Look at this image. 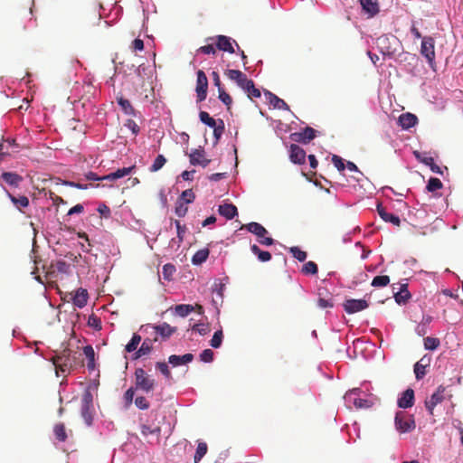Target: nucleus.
Instances as JSON below:
<instances>
[{
	"mask_svg": "<svg viewBox=\"0 0 463 463\" xmlns=\"http://www.w3.org/2000/svg\"><path fill=\"white\" fill-rule=\"evenodd\" d=\"M52 363L57 373L59 372H61L62 373H69L76 364V357L71 355V350L64 349L60 354H57L52 358Z\"/></svg>",
	"mask_w": 463,
	"mask_h": 463,
	"instance_id": "1",
	"label": "nucleus"
},
{
	"mask_svg": "<svg viewBox=\"0 0 463 463\" xmlns=\"http://www.w3.org/2000/svg\"><path fill=\"white\" fill-rule=\"evenodd\" d=\"M135 384L136 389L147 393L154 391L156 381L143 368H137L135 371Z\"/></svg>",
	"mask_w": 463,
	"mask_h": 463,
	"instance_id": "2",
	"label": "nucleus"
},
{
	"mask_svg": "<svg viewBox=\"0 0 463 463\" xmlns=\"http://www.w3.org/2000/svg\"><path fill=\"white\" fill-rule=\"evenodd\" d=\"M420 54L424 56L430 68L434 69L435 63V41L431 36L422 38L420 45Z\"/></svg>",
	"mask_w": 463,
	"mask_h": 463,
	"instance_id": "3",
	"label": "nucleus"
},
{
	"mask_svg": "<svg viewBox=\"0 0 463 463\" xmlns=\"http://www.w3.org/2000/svg\"><path fill=\"white\" fill-rule=\"evenodd\" d=\"M81 416L87 425H91L93 420V396L90 391H86L82 395Z\"/></svg>",
	"mask_w": 463,
	"mask_h": 463,
	"instance_id": "4",
	"label": "nucleus"
},
{
	"mask_svg": "<svg viewBox=\"0 0 463 463\" xmlns=\"http://www.w3.org/2000/svg\"><path fill=\"white\" fill-rule=\"evenodd\" d=\"M396 429L402 432H411L416 427L414 419L411 415H407L403 411H399L395 415Z\"/></svg>",
	"mask_w": 463,
	"mask_h": 463,
	"instance_id": "5",
	"label": "nucleus"
},
{
	"mask_svg": "<svg viewBox=\"0 0 463 463\" xmlns=\"http://www.w3.org/2000/svg\"><path fill=\"white\" fill-rule=\"evenodd\" d=\"M206 41H214L215 46L218 50L222 52H227L229 53H234L235 50L232 46V43H234L239 48L236 41L225 35H217L215 37H209Z\"/></svg>",
	"mask_w": 463,
	"mask_h": 463,
	"instance_id": "6",
	"label": "nucleus"
},
{
	"mask_svg": "<svg viewBox=\"0 0 463 463\" xmlns=\"http://www.w3.org/2000/svg\"><path fill=\"white\" fill-rule=\"evenodd\" d=\"M224 74L231 80L235 81L239 87H241L243 90L249 86H252V80L248 79L247 75L239 70H226Z\"/></svg>",
	"mask_w": 463,
	"mask_h": 463,
	"instance_id": "7",
	"label": "nucleus"
},
{
	"mask_svg": "<svg viewBox=\"0 0 463 463\" xmlns=\"http://www.w3.org/2000/svg\"><path fill=\"white\" fill-rule=\"evenodd\" d=\"M391 40L395 43L396 38L394 36L382 35L376 39V45L379 51L383 55H392L396 49L392 46Z\"/></svg>",
	"mask_w": 463,
	"mask_h": 463,
	"instance_id": "8",
	"label": "nucleus"
},
{
	"mask_svg": "<svg viewBox=\"0 0 463 463\" xmlns=\"http://www.w3.org/2000/svg\"><path fill=\"white\" fill-rule=\"evenodd\" d=\"M196 96L198 101H203L206 99L207 96V89H208V79L203 71L199 70L196 73Z\"/></svg>",
	"mask_w": 463,
	"mask_h": 463,
	"instance_id": "9",
	"label": "nucleus"
},
{
	"mask_svg": "<svg viewBox=\"0 0 463 463\" xmlns=\"http://www.w3.org/2000/svg\"><path fill=\"white\" fill-rule=\"evenodd\" d=\"M316 137V130L311 127H306L299 132L290 134V139L294 142L307 144Z\"/></svg>",
	"mask_w": 463,
	"mask_h": 463,
	"instance_id": "10",
	"label": "nucleus"
},
{
	"mask_svg": "<svg viewBox=\"0 0 463 463\" xmlns=\"http://www.w3.org/2000/svg\"><path fill=\"white\" fill-rule=\"evenodd\" d=\"M190 164L193 165H201L203 167H206L211 160L205 157L204 149L200 147L192 150L189 154Z\"/></svg>",
	"mask_w": 463,
	"mask_h": 463,
	"instance_id": "11",
	"label": "nucleus"
},
{
	"mask_svg": "<svg viewBox=\"0 0 463 463\" xmlns=\"http://www.w3.org/2000/svg\"><path fill=\"white\" fill-rule=\"evenodd\" d=\"M368 303L364 299H347L344 303V309L348 314H354L368 307Z\"/></svg>",
	"mask_w": 463,
	"mask_h": 463,
	"instance_id": "12",
	"label": "nucleus"
},
{
	"mask_svg": "<svg viewBox=\"0 0 463 463\" xmlns=\"http://www.w3.org/2000/svg\"><path fill=\"white\" fill-rule=\"evenodd\" d=\"M446 388L442 385L439 386L437 391L430 396V400L425 402V406L430 414H433V410L436 405L442 402L444 400V392Z\"/></svg>",
	"mask_w": 463,
	"mask_h": 463,
	"instance_id": "13",
	"label": "nucleus"
},
{
	"mask_svg": "<svg viewBox=\"0 0 463 463\" xmlns=\"http://www.w3.org/2000/svg\"><path fill=\"white\" fill-rule=\"evenodd\" d=\"M289 158L292 163L302 165L306 161V151L298 145L292 144L289 147Z\"/></svg>",
	"mask_w": 463,
	"mask_h": 463,
	"instance_id": "14",
	"label": "nucleus"
},
{
	"mask_svg": "<svg viewBox=\"0 0 463 463\" xmlns=\"http://www.w3.org/2000/svg\"><path fill=\"white\" fill-rule=\"evenodd\" d=\"M414 156H416V158L423 163L424 165L430 166V170L433 172V173H436V174H439V175H443V171L441 169V167L439 165H438L435 162H434V159L431 157V156H428L426 155H422L421 153L418 152V151H415L414 152Z\"/></svg>",
	"mask_w": 463,
	"mask_h": 463,
	"instance_id": "15",
	"label": "nucleus"
},
{
	"mask_svg": "<svg viewBox=\"0 0 463 463\" xmlns=\"http://www.w3.org/2000/svg\"><path fill=\"white\" fill-rule=\"evenodd\" d=\"M377 212H378V214L380 215V217L384 222H391L395 226H400L401 220H400L399 216H397L393 213H388L386 208L383 207L381 203H379L377 205Z\"/></svg>",
	"mask_w": 463,
	"mask_h": 463,
	"instance_id": "16",
	"label": "nucleus"
},
{
	"mask_svg": "<svg viewBox=\"0 0 463 463\" xmlns=\"http://www.w3.org/2000/svg\"><path fill=\"white\" fill-rule=\"evenodd\" d=\"M414 404V391L411 388L404 391L398 399V406L402 409L412 407Z\"/></svg>",
	"mask_w": 463,
	"mask_h": 463,
	"instance_id": "17",
	"label": "nucleus"
},
{
	"mask_svg": "<svg viewBox=\"0 0 463 463\" xmlns=\"http://www.w3.org/2000/svg\"><path fill=\"white\" fill-rule=\"evenodd\" d=\"M411 295L408 290L407 284H401L398 288V291L394 292V299L397 304L404 305L411 298Z\"/></svg>",
	"mask_w": 463,
	"mask_h": 463,
	"instance_id": "18",
	"label": "nucleus"
},
{
	"mask_svg": "<svg viewBox=\"0 0 463 463\" xmlns=\"http://www.w3.org/2000/svg\"><path fill=\"white\" fill-rule=\"evenodd\" d=\"M89 298L88 291L84 288H79L72 296L71 300L74 306L82 308L86 306Z\"/></svg>",
	"mask_w": 463,
	"mask_h": 463,
	"instance_id": "19",
	"label": "nucleus"
},
{
	"mask_svg": "<svg viewBox=\"0 0 463 463\" xmlns=\"http://www.w3.org/2000/svg\"><path fill=\"white\" fill-rule=\"evenodd\" d=\"M398 122H399V125L403 129H409L417 124L418 118L414 114L408 112V113L402 114L399 117Z\"/></svg>",
	"mask_w": 463,
	"mask_h": 463,
	"instance_id": "20",
	"label": "nucleus"
},
{
	"mask_svg": "<svg viewBox=\"0 0 463 463\" xmlns=\"http://www.w3.org/2000/svg\"><path fill=\"white\" fill-rule=\"evenodd\" d=\"M242 229H246L248 232L255 234L258 238H262L268 233V231L265 229V227L255 222L242 225L241 230Z\"/></svg>",
	"mask_w": 463,
	"mask_h": 463,
	"instance_id": "21",
	"label": "nucleus"
},
{
	"mask_svg": "<svg viewBox=\"0 0 463 463\" xmlns=\"http://www.w3.org/2000/svg\"><path fill=\"white\" fill-rule=\"evenodd\" d=\"M152 327L156 333L160 335L164 339L169 338L176 331L175 327H172L165 322L157 326H153Z\"/></svg>",
	"mask_w": 463,
	"mask_h": 463,
	"instance_id": "22",
	"label": "nucleus"
},
{
	"mask_svg": "<svg viewBox=\"0 0 463 463\" xmlns=\"http://www.w3.org/2000/svg\"><path fill=\"white\" fill-rule=\"evenodd\" d=\"M218 212L227 220H232L238 214L237 207L232 203H224L220 205Z\"/></svg>",
	"mask_w": 463,
	"mask_h": 463,
	"instance_id": "23",
	"label": "nucleus"
},
{
	"mask_svg": "<svg viewBox=\"0 0 463 463\" xmlns=\"http://www.w3.org/2000/svg\"><path fill=\"white\" fill-rule=\"evenodd\" d=\"M363 10L369 14L370 17L376 15L379 13L378 3L374 0H359Z\"/></svg>",
	"mask_w": 463,
	"mask_h": 463,
	"instance_id": "24",
	"label": "nucleus"
},
{
	"mask_svg": "<svg viewBox=\"0 0 463 463\" xmlns=\"http://www.w3.org/2000/svg\"><path fill=\"white\" fill-rule=\"evenodd\" d=\"M136 168V165H132L129 167H123L120 169H118L117 171L110 173L107 175H103L102 179H106L109 181H114L122 177H125L132 173V171Z\"/></svg>",
	"mask_w": 463,
	"mask_h": 463,
	"instance_id": "25",
	"label": "nucleus"
},
{
	"mask_svg": "<svg viewBox=\"0 0 463 463\" xmlns=\"http://www.w3.org/2000/svg\"><path fill=\"white\" fill-rule=\"evenodd\" d=\"M194 360V355L192 354H185L184 355H175L172 354L168 358L169 364L173 366H179L181 364H185L191 363Z\"/></svg>",
	"mask_w": 463,
	"mask_h": 463,
	"instance_id": "26",
	"label": "nucleus"
},
{
	"mask_svg": "<svg viewBox=\"0 0 463 463\" xmlns=\"http://www.w3.org/2000/svg\"><path fill=\"white\" fill-rule=\"evenodd\" d=\"M265 95L267 96L269 104L272 105L275 109H285V110L289 109L288 105L282 99L279 98L275 94H273L269 91H267L265 93Z\"/></svg>",
	"mask_w": 463,
	"mask_h": 463,
	"instance_id": "27",
	"label": "nucleus"
},
{
	"mask_svg": "<svg viewBox=\"0 0 463 463\" xmlns=\"http://www.w3.org/2000/svg\"><path fill=\"white\" fill-rule=\"evenodd\" d=\"M153 349V341L149 338H146L141 346L137 350L134 354V359L140 358L144 355L150 354Z\"/></svg>",
	"mask_w": 463,
	"mask_h": 463,
	"instance_id": "28",
	"label": "nucleus"
},
{
	"mask_svg": "<svg viewBox=\"0 0 463 463\" xmlns=\"http://www.w3.org/2000/svg\"><path fill=\"white\" fill-rule=\"evenodd\" d=\"M7 196L14 203V205L19 210L22 211L23 208H26L29 206V199L25 195H20L18 197L13 195L9 192H6Z\"/></svg>",
	"mask_w": 463,
	"mask_h": 463,
	"instance_id": "29",
	"label": "nucleus"
},
{
	"mask_svg": "<svg viewBox=\"0 0 463 463\" xmlns=\"http://www.w3.org/2000/svg\"><path fill=\"white\" fill-rule=\"evenodd\" d=\"M1 177L10 185L17 187L23 181V177L14 172H4Z\"/></svg>",
	"mask_w": 463,
	"mask_h": 463,
	"instance_id": "30",
	"label": "nucleus"
},
{
	"mask_svg": "<svg viewBox=\"0 0 463 463\" xmlns=\"http://www.w3.org/2000/svg\"><path fill=\"white\" fill-rule=\"evenodd\" d=\"M53 434L55 439L60 442L66 441L68 435L64 423H57L53 427Z\"/></svg>",
	"mask_w": 463,
	"mask_h": 463,
	"instance_id": "31",
	"label": "nucleus"
},
{
	"mask_svg": "<svg viewBox=\"0 0 463 463\" xmlns=\"http://www.w3.org/2000/svg\"><path fill=\"white\" fill-rule=\"evenodd\" d=\"M83 354L88 359L87 367L89 370L93 371L95 369V352L91 345H86L83 347Z\"/></svg>",
	"mask_w": 463,
	"mask_h": 463,
	"instance_id": "32",
	"label": "nucleus"
},
{
	"mask_svg": "<svg viewBox=\"0 0 463 463\" xmlns=\"http://www.w3.org/2000/svg\"><path fill=\"white\" fill-rule=\"evenodd\" d=\"M250 250L258 257L259 260L261 262H267L271 260V254L269 251L260 250L256 244H252L250 246Z\"/></svg>",
	"mask_w": 463,
	"mask_h": 463,
	"instance_id": "33",
	"label": "nucleus"
},
{
	"mask_svg": "<svg viewBox=\"0 0 463 463\" xmlns=\"http://www.w3.org/2000/svg\"><path fill=\"white\" fill-rule=\"evenodd\" d=\"M117 101L118 105L121 107L123 112L127 115L135 116L136 111L130 101L123 97H118Z\"/></svg>",
	"mask_w": 463,
	"mask_h": 463,
	"instance_id": "34",
	"label": "nucleus"
},
{
	"mask_svg": "<svg viewBox=\"0 0 463 463\" xmlns=\"http://www.w3.org/2000/svg\"><path fill=\"white\" fill-rule=\"evenodd\" d=\"M195 307L193 305L180 304L175 307V313L182 317L188 316L191 312L194 311Z\"/></svg>",
	"mask_w": 463,
	"mask_h": 463,
	"instance_id": "35",
	"label": "nucleus"
},
{
	"mask_svg": "<svg viewBox=\"0 0 463 463\" xmlns=\"http://www.w3.org/2000/svg\"><path fill=\"white\" fill-rule=\"evenodd\" d=\"M209 256V250L203 249L195 252V254L192 258V262L194 265H199L204 262Z\"/></svg>",
	"mask_w": 463,
	"mask_h": 463,
	"instance_id": "36",
	"label": "nucleus"
},
{
	"mask_svg": "<svg viewBox=\"0 0 463 463\" xmlns=\"http://www.w3.org/2000/svg\"><path fill=\"white\" fill-rule=\"evenodd\" d=\"M207 444L205 442H199L194 457V463H199L207 453Z\"/></svg>",
	"mask_w": 463,
	"mask_h": 463,
	"instance_id": "37",
	"label": "nucleus"
},
{
	"mask_svg": "<svg viewBox=\"0 0 463 463\" xmlns=\"http://www.w3.org/2000/svg\"><path fill=\"white\" fill-rule=\"evenodd\" d=\"M424 360H425L424 357L421 358L414 365V373H415L416 379H418V380L422 379L426 374L425 367L427 364H423Z\"/></svg>",
	"mask_w": 463,
	"mask_h": 463,
	"instance_id": "38",
	"label": "nucleus"
},
{
	"mask_svg": "<svg viewBox=\"0 0 463 463\" xmlns=\"http://www.w3.org/2000/svg\"><path fill=\"white\" fill-rule=\"evenodd\" d=\"M301 272L305 275H316L318 272L317 265L309 260L303 265Z\"/></svg>",
	"mask_w": 463,
	"mask_h": 463,
	"instance_id": "39",
	"label": "nucleus"
},
{
	"mask_svg": "<svg viewBox=\"0 0 463 463\" xmlns=\"http://www.w3.org/2000/svg\"><path fill=\"white\" fill-rule=\"evenodd\" d=\"M390 283V278L387 275L376 276L372 280L371 285L374 288L385 287Z\"/></svg>",
	"mask_w": 463,
	"mask_h": 463,
	"instance_id": "40",
	"label": "nucleus"
},
{
	"mask_svg": "<svg viewBox=\"0 0 463 463\" xmlns=\"http://www.w3.org/2000/svg\"><path fill=\"white\" fill-rule=\"evenodd\" d=\"M141 342V336L137 334H134L129 343L126 345V351L131 353L137 350V346Z\"/></svg>",
	"mask_w": 463,
	"mask_h": 463,
	"instance_id": "41",
	"label": "nucleus"
},
{
	"mask_svg": "<svg viewBox=\"0 0 463 463\" xmlns=\"http://www.w3.org/2000/svg\"><path fill=\"white\" fill-rule=\"evenodd\" d=\"M442 187H443L442 182L439 178H436V177H430L428 182V184L426 186V188L429 192H435L437 190L441 189Z\"/></svg>",
	"mask_w": 463,
	"mask_h": 463,
	"instance_id": "42",
	"label": "nucleus"
},
{
	"mask_svg": "<svg viewBox=\"0 0 463 463\" xmlns=\"http://www.w3.org/2000/svg\"><path fill=\"white\" fill-rule=\"evenodd\" d=\"M141 433L144 436L156 435L157 438H159L160 433H161V428L158 426L152 428L148 425H142L141 426Z\"/></svg>",
	"mask_w": 463,
	"mask_h": 463,
	"instance_id": "43",
	"label": "nucleus"
},
{
	"mask_svg": "<svg viewBox=\"0 0 463 463\" xmlns=\"http://www.w3.org/2000/svg\"><path fill=\"white\" fill-rule=\"evenodd\" d=\"M165 163H166L165 157L163 155H158L149 168L150 172L159 171L164 166V165Z\"/></svg>",
	"mask_w": 463,
	"mask_h": 463,
	"instance_id": "44",
	"label": "nucleus"
},
{
	"mask_svg": "<svg viewBox=\"0 0 463 463\" xmlns=\"http://www.w3.org/2000/svg\"><path fill=\"white\" fill-rule=\"evenodd\" d=\"M212 43L203 46H201L197 49V53H203L207 55H215L216 54V47H214L215 43L214 41H211Z\"/></svg>",
	"mask_w": 463,
	"mask_h": 463,
	"instance_id": "45",
	"label": "nucleus"
},
{
	"mask_svg": "<svg viewBox=\"0 0 463 463\" xmlns=\"http://www.w3.org/2000/svg\"><path fill=\"white\" fill-rule=\"evenodd\" d=\"M440 342L439 338L436 337H425L424 338V347L427 350H435L439 347Z\"/></svg>",
	"mask_w": 463,
	"mask_h": 463,
	"instance_id": "46",
	"label": "nucleus"
},
{
	"mask_svg": "<svg viewBox=\"0 0 463 463\" xmlns=\"http://www.w3.org/2000/svg\"><path fill=\"white\" fill-rule=\"evenodd\" d=\"M222 337H223L222 330L221 329V330L216 331L213 334V338L210 341L211 346L213 348H219L222 343Z\"/></svg>",
	"mask_w": 463,
	"mask_h": 463,
	"instance_id": "47",
	"label": "nucleus"
},
{
	"mask_svg": "<svg viewBox=\"0 0 463 463\" xmlns=\"http://www.w3.org/2000/svg\"><path fill=\"white\" fill-rule=\"evenodd\" d=\"M218 92H219V99L227 106L228 109H230L232 103V97L223 90V88H220L218 90Z\"/></svg>",
	"mask_w": 463,
	"mask_h": 463,
	"instance_id": "48",
	"label": "nucleus"
},
{
	"mask_svg": "<svg viewBox=\"0 0 463 463\" xmlns=\"http://www.w3.org/2000/svg\"><path fill=\"white\" fill-rule=\"evenodd\" d=\"M200 120L210 128L215 127L217 121L213 118L209 113L205 111H201L199 114Z\"/></svg>",
	"mask_w": 463,
	"mask_h": 463,
	"instance_id": "49",
	"label": "nucleus"
},
{
	"mask_svg": "<svg viewBox=\"0 0 463 463\" xmlns=\"http://www.w3.org/2000/svg\"><path fill=\"white\" fill-rule=\"evenodd\" d=\"M194 198H195V195H194L193 190L186 189L181 194L179 201L184 202L186 204V203H193Z\"/></svg>",
	"mask_w": 463,
	"mask_h": 463,
	"instance_id": "50",
	"label": "nucleus"
},
{
	"mask_svg": "<svg viewBox=\"0 0 463 463\" xmlns=\"http://www.w3.org/2000/svg\"><path fill=\"white\" fill-rule=\"evenodd\" d=\"M175 272V267L173 264H165L163 266L162 274L165 279L170 280Z\"/></svg>",
	"mask_w": 463,
	"mask_h": 463,
	"instance_id": "51",
	"label": "nucleus"
},
{
	"mask_svg": "<svg viewBox=\"0 0 463 463\" xmlns=\"http://www.w3.org/2000/svg\"><path fill=\"white\" fill-rule=\"evenodd\" d=\"M289 251L292 253L293 257L299 261H304L307 259V252L300 250L298 247H291Z\"/></svg>",
	"mask_w": 463,
	"mask_h": 463,
	"instance_id": "52",
	"label": "nucleus"
},
{
	"mask_svg": "<svg viewBox=\"0 0 463 463\" xmlns=\"http://www.w3.org/2000/svg\"><path fill=\"white\" fill-rule=\"evenodd\" d=\"M354 405L357 409H368V408L372 407L373 402L371 401H369V400H366V399L354 398Z\"/></svg>",
	"mask_w": 463,
	"mask_h": 463,
	"instance_id": "53",
	"label": "nucleus"
},
{
	"mask_svg": "<svg viewBox=\"0 0 463 463\" xmlns=\"http://www.w3.org/2000/svg\"><path fill=\"white\" fill-rule=\"evenodd\" d=\"M244 91L247 93L248 97L250 99H252L254 98H260L261 95L260 90L255 87L253 81H252V86L251 87L247 86L244 89Z\"/></svg>",
	"mask_w": 463,
	"mask_h": 463,
	"instance_id": "54",
	"label": "nucleus"
},
{
	"mask_svg": "<svg viewBox=\"0 0 463 463\" xmlns=\"http://www.w3.org/2000/svg\"><path fill=\"white\" fill-rule=\"evenodd\" d=\"M192 330L198 332L201 335H205L211 329L208 324H195L193 326Z\"/></svg>",
	"mask_w": 463,
	"mask_h": 463,
	"instance_id": "55",
	"label": "nucleus"
},
{
	"mask_svg": "<svg viewBox=\"0 0 463 463\" xmlns=\"http://www.w3.org/2000/svg\"><path fill=\"white\" fill-rule=\"evenodd\" d=\"M188 211V207L185 205L184 202L178 201L175 206V214L178 217H184Z\"/></svg>",
	"mask_w": 463,
	"mask_h": 463,
	"instance_id": "56",
	"label": "nucleus"
},
{
	"mask_svg": "<svg viewBox=\"0 0 463 463\" xmlns=\"http://www.w3.org/2000/svg\"><path fill=\"white\" fill-rule=\"evenodd\" d=\"M136 406L140 410H147L150 406L149 402L144 396H138L135 400Z\"/></svg>",
	"mask_w": 463,
	"mask_h": 463,
	"instance_id": "57",
	"label": "nucleus"
},
{
	"mask_svg": "<svg viewBox=\"0 0 463 463\" xmlns=\"http://www.w3.org/2000/svg\"><path fill=\"white\" fill-rule=\"evenodd\" d=\"M63 184L67 185V186H71V187H75L78 189H82V190H86V189H89L90 187L93 186L91 184H83L76 183L73 181H63Z\"/></svg>",
	"mask_w": 463,
	"mask_h": 463,
	"instance_id": "58",
	"label": "nucleus"
},
{
	"mask_svg": "<svg viewBox=\"0 0 463 463\" xmlns=\"http://www.w3.org/2000/svg\"><path fill=\"white\" fill-rule=\"evenodd\" d=\"M213 352L211 349H205L200 354L201 361L210 363L213 360Z\"/></svg>",
	"mask_w": 463,
	"mask_h": 463,
	"instance_id": "59",
	"label": "nucleus"
},
{
	"mask_svg": "<svg viewBox=\"0 0 463 463\" xmlns=\"http://www.w3.org/2000/svg\"><path fill=\"white\" fill-rule=\"evenodd\" d=\"M332 163L337 168V170L340 172L344 171L345 168L344 160L339 156L334 155L332 156Z\"/></svg>",
	"mask_w": 463,
	"mask_h": 463,
	"instance_id": "60",
	"label": "nucleus"
},
{
	"mask_svg": "<svg viewBox=\"0 0 463 463\" xmlns=\"http://www.w3.org/2000/svg\"><path fill=\"white\" fill-rule=\"evenodd\" d=\"M156 366L163 375H165L166 378H171L170 370L168 368V365L165 362H158L156 363Z\"/></svg>",
	"mask_w": 463,
	"mask_h": 463,
	"instance_id": "61",
	"label": "nucleus"
},
{
	"mask_svg": "<svg viewBox=\"0 0 463 463\" xmlns=\"http://www.w3.org/2000/svg\"><path fill=\"white\" fill-rule=\"evenodd\" d=\"M213 128V135L215 138L218 140L224 131V123L222 119H219V125H215V127H212Z\"/></svg>",
	"mask_w": 463,
	"mask_h": 463,
	"instance_id": "62",
	"label": "nucleus"
},
{
	"mask_svg": "<svg viewBox=\"0 0 463 463\" xmlns=\"http://www.w3.org/2000/svg\"><path fill=\"white\" fill-rule=\"evenodd\" d=\"M135 391L133 387L128 389L124 393V400L126 402V406L128 407L131 405L134 398Z\"/></svg>",
	"mask_w": 463,
	"mask_h": 463,
	"instance_id": "63",
	"label": "nucleus"
},
{
	"mask_svg": "<svg viewBox=\"0 0 463 463\" xmlns=\"http://www.w3.org/2000/svg\"><path fill=\"white\" fill-rule=\"evenodd\" d=\"M55 268L61 273H68L70 265L63 260H59L56 262Z\"/></svg>",
	"mask_w": 463,
	"mask_h": 463,
	"instance_id": "64",
	"label": "nucleus"
}]
</instances>
